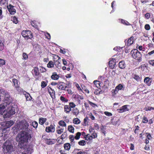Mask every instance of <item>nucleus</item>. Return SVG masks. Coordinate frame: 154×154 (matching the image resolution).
Segmentation results:
<instances>
[{
	"instance_id": "nucleus-1",
	"label": "nucleus",
	"mask_w": 154,
	"mask_h": 154,
	"mask_svg": "<svg viewBox=\"0 0 154 154\" xmlns=\"http://www.w3.org/2000/svg\"><path fill=\"white\" fill-rule=\"evenodd\" d=\"M29 125L25 121H21L19 122L13 128L14 132L15 133L21 129H24V131H21L17 136L16 140L20 142L21 144V147L25 150L22 154H31L33 152L32 146H25L23 143L25 142L30 140L32 138V131L29 128H28Z\"/></svg>"
},
{
	"instance_id": "nucleus-2",
	"label": "nucleus",
	"mask_w": 154,
	"mask_h": 154,
	"mask_svg": "<svg viewBox=\"0 0 154 154\" xmlns=\"http://www.w3.org/2000/svg\"><path fill=\"white\" fill-rule=\"evenodd\" d=\"M3 148L4 154H11L13 151V146L9 140H7L5 142Z\"/></svg>"
},
{
	"instance_id": "nucleus-3",
	"label": "nucleus",
	"mask_w": 154,
	"mask_h": 154,
	"mask_svg": "<svg viewBox=\"0 0 154 154\" xmlns=\"http://www.w3.org/2000/svg\"><path fill=\"white\" fill-rule=\"evenodd\" d=\"M131 53L134 58L139 61L141 60V54L138 50L134 49L131 51Z\"/></svg>"
},
{
	"instance_id": "nucleus-4",
	"label": "nucleus",
	"mask_w": 154,
	"mask_h": 154,
	"mask_svg": "<svg viewBox=\"0 0 154 154\" xmlns=\"http://www.w3.org/2000/svg\"><path fill=\"white\" fill-rule=\"evenodd\" d=\"M21 34L23 37L26 38L27 39H31L33 36L31 32L29 30L23 31Z\"/></svg>"
},
{
	"instance_id": "nucleus-5",
	"label": "nucleus",
	"mask_w": 154,
	"mask_h": 154,
	"mask_svg": "<svg viewBox=\"0 0 154 154\" xmlns=\"http://www.w3.org/2000/svg\"><path fill=\"white\" fill-rule=\"evenodd\" d=\"M67 86L65 85V84L63 82H59L57 86V88L59 89L65 90L67 88Z\"/></svg>"
},
{
	"instance_id": "nucleus-6",
	"label": "nucleus",
	"mask_w": 154,
	"mask_h": 154,
	"mask_svg": "<svg viewBox=\"0 0 154 154\" xmlns=\"http://www.w3.org/2000/svg\"><path fill=\"white\" fill-rule=\"evenodd\" d=\"M55 130L54 125H51L47 127L45 129V131L47 132H54Z\"/></svg>"
},
{
	"instance_id": "nucleus-7",
	"label": "nucleus",
	"mask_w": 154,
	"mask_h": 154,
	"mask_svg": "<svg viewBox=\"0 0 154 154\" xmlns=\"http://www.w3.org/2000/svg\"><path fill=\"white\" fill-rule=\"evenodd\" d=\"M8 11L10 14L11 15L14 14L16 12V10L14 8L13 6L11 4L9 5V6L7 7Z\"/></svg>"
},
{
	"instance_id": "nucleus-8",
	"label": "nucleus",
	"mask_w": 154,
	"mask_h": 154,
	"mask_svg": "<svg viewBox=\"0 0 154 154\" xmlns=\"http://www.w3.org/2000/svg\"><path fill=\"white\" fill-rule=\"evenodd\" d=\"M116 65V60L115 59H112L109 62V65L111 69H113L115 67Z\"/></svg>"
},
{
	"instance_id": "nucleus-9",
	"label": "nucleus",
	"mask_w": 154,
	"mask_h": 154,
	"mask_svg": "<svg viewBox=\"0 0 154 154\" xmlns=\"http://www.w3.org/2000/svg\"><path fill=\"white\" fill-rule=\"evenodd\" d=\"M128 105H125L123 106L119 109V112L122 113L126 111H128L129 109L128 108Z\"/></svg>"
},
{
	"instance_id": "nucleus-10",
	"label": "nucleus",
	"mask_w": 154,
	"mask_h": 154,
	"mask_svg": "<svg viewBox=\"0 0 154 154\" xmlns=\"http://www.w3.org/2000/svg\"><path fill=\"white\" fill-rule=\"evenodd\" d=\"M125 42L127 46H130L133 43V38L131 37L128 40H126L125 41Z\"/></svg>"
},
{
	"instance_id": "nucleus-11",
	"label": "nucleus",
	"mask_w": 154,
	"mask_h": 154,
	"mask_svg": "<svg viewBox=\"0 0 154 154\" xmlns=\"http://www.w3.org/2000/svg\"><path fill=\"white\" fill-rule=\"evenodd\" d=\"M14 123V122L12 120L7 121L5 123V126L7 128H8L12 125Z\"/></svg>"
},
{
	"instance_id": "nucleus-12",
	"label": "nucleus",
	"mask_w": 154,
	"mask_h": 154,
	"mask_svg": "<svg viewBox=\"0 0 154 154\" xmlns=\"http://www.w3.org/2000/svg\"><path fill=\"white\" fill-rule=\"evenodd\" d=\"M57 57L58 58V59L57 60L55 61L54 64L57 68H59L61 67L60 66V58L58 56H57Z\"/></svg>"
},
{
	"instance_id": "nucleus-13",
	"label": "nucleus",
	"mask_w": 154,
	"mask_h": 154,
	"mask_svg": "<svg viewBox=\"0 0 154 154\" xmlns=\"http://www.w3.org/2000/svg\"><path fill=\"white\" fill-rule=\"evenodd\" d=\"M69 138L71 143V145L73 146H74L75 143V141H74L75 136L73 135H70Z\"/></svg>"
},
{
	"instance_id": "nucleus-14",
	"label": "nucleus",
	"mask_w": 154,
	"mask_h": 154,
	"mask_svg": "<svg viewBox=\"0 0 154 154\" xmlns=\"http://www.w3.org/2000/svg\"><path fill=\"white\" fill-rule=\"evenodd\" d=\"M59 75L56 72H53L51 76V79L53 80H57L59 78Z\"/></svg>"
},
{
	"instance_id": "nucleus-15",
	"label": "nucleus",
	"mask_w": 154,
	"mask_h": 154,
	"mask_svg": "<svg viewBox=\"0 0 154 154\" xmlns=\"http://www.w3.org/2000/svg\"><path fill=\"white\" fill-rule=\"evenodd\" d=\"M73 98L77 101H80L83 99V97L82 96H80L78 94H74L73 95Z\"/></svg>"
},
{
	"instance_id": "nucleus-16",
	"label": "nucleus",
	"mask_w": 154,
	"mask_h": 154,
	"mask_svg": "<svg viewBox=\"0 0 154 154\" xmlns=\"http://www.w3.org/2000/svg\"><path fill=\"white\" fill-rule=\"evenodd\" d=\"M48 91L51 98H54L55 97V91L51 88L48 89Z\"/></svg>"
},
{
	"instance_id": "nucleus-17",
	"label": "nucleus",
	"mask_w": 154,
	"mask_h": 154,
	"mask_svg": "<svg viewBox=\"0 0 154 154\" xmlns=\"http://www.w3.org/2000/svg\"><path fill=\"white\" fill-rule=\"evenodd\" d=\"M119 66L121 69H124L126 67V64L124 61H121L119 63Z\"/></svg>"
},
{
	"instance_id": "nucleus-18",
	"label": "nucleus",
	"mask_w": 154,
	"mask_h": 154,
	"mask_svg": "<svg viewBox=\"0 0 154 154\" xmlns=\"http://www.w3.org/2000/svg\"><path fill=\"white\" fill-rule=\"evenodd\" d=\"M32 73L35 75H39V72L38 68L37 67L34 68L32 70Z\"/></svg>"
},
{
	"instance_id": "nucleus-19",
	"label": "nucleus",
	"mask_w": 154,
	"mask_h": 154,
	"mask_svg": "<svg viewBox=\"0 0 154 154\" xmlns=\"http://www.w3.org/2000/svg\"><path fill=\"white\" fill-rule=\"evenodd\" d=\"M64 112L66 113H69L71 110L70 107L68 105H65L64 107Z\"/></svg>"
},
{
	"instance_id": "nucleus-20",
	"label": "nucleus",
	"mask_w": 154,
	"mask_h": 154,
	"mask_svg": "<svg viewBox=\"0 0 154 154\" xmlns=\"http://www.w3.org/2000/svg\"><path fill=\"white\" fill-rule=\"evenodd\" d=\"M150 78L148 77H146L144 79V82L147 84V85L149 86L151 85V82L150 81Z\"/></svg>"
},
{
	"instance_id": "nucleus-21",
	"label": "nucleus",
	"mask_w": 154,
	"mask_h": 154,
	"mask_svg": "<svg viewBox=\"0 0 154 154\" xmlns=\"http://www.w3.org/2000/svg\"><path fill=\"white\" fill-rule=\"evenodd\" d=\"M72 112L76 116H77L78 115L79 112V110L76 108H75L72 109Z\"/></svg>"
},
{
	"instance_id": "nucleus-22",
	"label": "nucleus",
	"mask_w": 154,
	"mask_h": 154,
	"mask_svg": "<svg viewBox=\"0 0 154 154\" xmlns=\"http://www.w3.org/2000/svg\"><path fill=\"white\" fill-rule=\"evenodd\" d=\"M13 82L16 89L18 90V88H19V86L18 84L17 80L16 79H13Z\"/></svg>"
},
{
	"instance_id": "nucleus-23",
	"label": "nucleus",
	"mask_w": 154,
	"mask_h": 154,
	"mask_svg": "<svg viewBox=\"0 0 154 154\" xmlns=\"http://www.w3.org/2000/svg\"><path fill=\"white\" fill-rule=\"evenodd\" d=\"M119 20H120L121 22V23L125 25L126 26H130L131 25V24H130L126 20H125L122 19H121Z\"/></svg>"
},
{
	"instance_id": "nucleus-24",
	"label": "nucleus",
	"mask_w": 154,
	"mask_h": 154,
	"mask_svg": "<svg viewBox=\"0 0 154 154\" xmlns=\"http://www.w3.org/2000/svg\"><path fill=\"white\" fill-rule=\"evenodd\" d=\"M71 145L70 143H65L64 145V147L65 149L66 150H69L70 149Z\"/></svg>"
},
{
	"instance_id": "nucleus-25",
	"label": "nucleus",
	"mask_w": 154,
	"mask_h": 154,
	"mask_svg": "<svg viewBox=\"0 0 154 154\" xmlns=\"http://www.w3.org/2000/svg\"><path fill=\"white\" fill-rule=\"evenodd\" d=\"M46 119L45 118H41L39 119V123L41 125H43L46 121Z\"/></svg>"
},
{
	"instance_id": "nucleus-26",
	"label": "nucleus",
	"mask_w": 154,
	"mask_h": 154,
	"mask_svg": "<svg viewBox=\"0 0 154 154\" xmlns=\"http://www.w3.org/2000/svg\"><path fill=\"white\" fill-rule=\"evenodd\" d=\"M73 122L75 124H79L80 123V120L78 118H74L73 120Z\"/></svg>"
},
{
	"instance_id": "nucleus-27",
	"label": "nucleus",
	"mask_w": 154,
	"mask_h": 154,
	"mask_svg": "<svg viewBox=\"0 0 154 154\" xmlns=\"http://www.w3.org/2000/svg\"><path fill=\"white\" fill-rule=\"evenodd\" d=\"M4 48L3 42L2 40V38L0 37V50H2Z\"/></svg>"
},
{
	"instance_id": "nucleus-28",
	"label": "nucleus",
	"mask_w": 154,
	"mask_h": 154,
	"mask_svg": "<svg viewBox=\"0 0 154 154\" xmlns=\"http://www.w3.org/2000/svg\"><path fill=\"white\" fill-rule=\"evenodd\" d=\"M94 93L96 95H99L100 94L102 93V92L100 88H98L95 90Z\"/></svg>"
},
{
	"instance_id": "nucleus-29",
	"label": "nucleus",
	"mask_w": 154,
	"mask_h": 154,
	"mask_svg": "<svg viewBox=\"0 0 154 154\" xmlns=\"http://www.w3.org/2000/svg\"><path fill=\"white\" fill-rule=\"evenodd\" d=\"M94 85L97 88H99L100 87V81H94Z\"/></svg>"
},
{
	"instance_id": "nucleus-30",
	"label": "nucleus",
	"mask_w": 154,
	"mask_h": 154,
	"mask_svg": "<svg viewBox=\"0 0 154 154\" xmlns=\"http://www.w3.org/2000/svg\"><path fill=\"white\" fill-rule=\"evenodd\" d=\"M54 62L51 61H49L48 63L47 64V67L48 68H52L54 67Z\"/></svg>"
},
{
	"instance_id": "nucleus-31",
	"label": "nucleus",
	"mask_w": 154,
	"mask_h": 154,
	"mask_svg": "<svg viewBox=\"0 0 154 154\" xmlns=\"http://www.w3.org/2000/svg\"><path fill=\"white\" fill-rule=\"evenodd\" d=\"M68 129L70 132L73 133L74 132V128L72 125H69L68 126Z\"/></svg>"
},
{
	"instance_id": "nucleus-32",
	"label": "nucleus",
	"mask_w": 154,
	"mask_h": 154,
	"mask_svg": "<svg viewBox=\"0 0 154 154\" xmlns=\"http://www.w3.org/2000/svg\"><path fill=\"white\" fill-rule=\"evenodd\" d=\"M58 124L61 126L65 127L66 126V123L64 121L62 120L58 122Z\"/></svg>"
},
{
	"instance_id": "nucleus-33",
	"label": "nucleus",
	"mask_w": 154,
	"mask_h": 154,
	"mask_svg": "<svg viewBox=\"0 0 154 154\" xmlns=\"http://www.w3.org/2000/svg\"><path fill=\"white\" fill-rule=\"evenodd\" d=\"M119 90V89H118L116 87L115 90H112V95L113 96L115 95L116 94L118 93V91Z\"/></svg>"
},
{
	"instance_id": "nucleus-34",
	"label": "nucleus",
	"mask_w": 154,
	"mask_h": 154,
	"mask_svg": "<svg viewBox=\"0 0 154 154\" xmlns=\"http://www.w3.org/2000/svg\"><path fill=\"white\" fill-rule=\"evenodd\" d=\"M58 128L59 129H58L57 131H56V132H57V133L58 134H61L63 132V131H64V129L63 128H61V129H60V126H58Z\"/></svg>"
},
{
	"instance_id": "nucleus-35",
	"label": "nucleus",
	"mask_w": 154,
	"mask_h": 154,
	"mask_svg": "<svg viewBox=\"0 0 154 154\" xmlns=\"http://www.w3.org/2000/svg\"><path fill=\"white\" fill-rule=\"evenodd\" d=\"M106 130V128L104 126H102L101 127H100L101 131L102 133H103L104 134V135H105V134L106 133V131H105Z\"/></svg>"
},
{
	"instance_id": "nucleus-36",
	"label": "nucleus",
	"mask_w": 154,
	"mask_h": 154,
	"mask_svg": "<svg viewBox=\"0 0 154 154\" xmlns=\"http://www.w3.org/2000/svg\"><path fill=\"white\" fill-rule=\"evenodd\" d=\"M85 137V140L88 141H90L92 139V138L89 134H87Z\"/></svg>"
},
{
	"instance_id": "nucleus-37",
	"label": "nucleus",
	"mask_w": 154,
	"mask_h": 154,
	"mask_svg": "<svg viewBox=\"0 0 154 154\" xmlns=\"http://www.w3.org/2000/svg\"><path fill=\"white\" fill-rule=\"evenodd\" d=\"M81 134V133L80 132L76 133L75 136V139L76 140H79Z\"/></svg>"
},
{
	"instance_id": "nucleus-38",
	"label": "nucleus",
	"mask_w": 154,
	"mask_h": 154,
	"mask_svg": "<svg viewBox=\"0 0 154 154\" xmlns=\"http://www.w3.org/2000/svg\"><path fill=\"white\" fill-rule=\"evenodd\" d=\"M38 123L35 121H34L32 122L31 124V125H32L34 128H36L38 126Z\"/></svg>"
},
{
	"instance_id": "nucleus-39",
	"label": "nucleus",
	"mask_w": 154,
	"mask_h": 154,
	"mask_svg": "<svg viewBox=\"0 0 154 154\" xmlns=\"http://www.w3.org/2000/svg\"><path fill=\"white\" fill-rule=\"evenodd\" d=\"M11 20L15 23L17 24L18 21L17 18L15 17H14L11 19Z\"/></svg>"
},
{
	"instance_id": "nucleus-40",
	"label": "nucleus",
	"mask_w": 154,
	"mask_h": 154,
	"mask_svg": "<svg viewBox=\"0 0 154 154\" xmlns=\"http://www.w3.org/2000/svg\"><path fill=\"white\" fill-rule=\"evenodd\" d=\"M48 82L42 81L41 82V87L42 88H44L47 85V83Z\"/></svg>"
},
{
	"instance_id": "nucleus-41",
	"label": "nucleus",
	"mask_w": 154,
	"mask_h": 154,
	"mask_svg": "<svg viewBox=\"0 0 154 154\" xmlns=\"http://www.w3.org/2000/svg\"><path fill=\"white\" fill-rule=\"evenodd\" d=\"M92 139L93 138L94 139L95 138H96L97 137V133H95V131L93 132L92 134L91 135H90Z\"/></svg>"
},
{
	"instance_id": "nucleus-42",
	"label": "nucleus",
	"mask_w": 154,
	"mask_h": 154,
	"mask_svg": "<svg viewBox=\"0 0 154 154\" xmlns=\"http://www.w3.org/2000/svg\"><path fill=\"white\" fill-rule=\"evenodd\" d=\"M60 100L63 102H66L68 101V100L64 97H63L61 96L60 97Z\"/></svg>"
},
{
	"instance_id": "nucleus-43",
	"label": "nucleus",
	"mask_w": 154,
	"mask_h": 154,
	"mask_svg": "<svg viewBox=\"0 0 154 154\" xmlns=\"http://www.w3.org/2000/svg\"><path fill=\"white\" fill-rule=\"evenodd\" d=\"M25 96L27 100H31L32 97L30 96V94H26Z\"/></svg>"
},
{
	"instance_id": "nucleus-44",
	"label": "nucleus",
	"mask_w": 154,
	"mask_h": 154,
	"mask_svg": "<svg viewBox=\"0 0 154 154\" xmlns=\"http://www.w3.org/2000/svg\"><path fill=\"white\" fill-rule=\"evenodd\" d=\"M78 144L81 146H84L85 145L86 143L85 140H82L79 141L78 142Z\"/></svg>"
},
{
	"instance_id": "nucleus-45",
	"label": "nucleus",
	"mask_w": 154,
	"mask_h": 154,
	"mask_svg": "<svg viewBox=\"0 0 154 154\" xmlns=\"http://www.w3.org/2000/svg\"><path fill=\"white\" fill-rule=\"evenodd\" d=\"M31 25L32 26L35 28H37V25L36 23V22L35 21H32L31 23Z\"/></svg>"
},
{
	"instance_id": "nucleus-46",
	"label": "nucleus",
	"mask_w": 154,
	"mask_h": 154,
	"mask_svg": "<svg viewBox=\"0 0 154 154\" xmlns=\"http://www.w3.org/2000/svg\"><path fill=\"white\" fill-rule=\"evenodd\" d=\"M144 28L145 29L149 30L150 29V25L149 24H146L145 25Z\"/></svg>"
},
{
	"instance_id": "nucleus-47",
	"label": "nucleus",
	"mask_w": 154,
	"mask_h": 154,
	"mask_svg": "<svg viewBox=\"0 0 154 154\" xmlns=\"http://www.w3.org/2000/svg\"><path fill=\"white\" fill-rule=\"evenodd\" d=\"M150 16L151 15L150 13H146L145 15L144 16L145 17L146 19H148L150 18Z\"/></svg>"
},
{
	"instance_id": "nucleus-48",
	"label": "nucleus",
	"mask_w": 154,
	"mask_h": 154,
	"mask_svg": "<svg viewBox=\"0 0 154 154\" xmlns=\"http://www.w3.org/2000/svg\"><path fill=\"white\" fill-rule=\"evenodd\" d=\"M116 87L117 88L119 89V90H122V88H123V86L122 84H120L117 85Z\"/></svg>"
},
{
	"instance_id": "nucleus-49",
	"label": "nucleus",
	"mask_w": 154,
	"mask_h": 154,
	"mask_svg": "<svg viewBox=\"0 0 154 154\" xmlns=\"http://www.w3.org/2000/svg\"><path fill=\"white\" fill-rule=\"evenodd\" d=\"M148 122L147 118L145 117H143L142 120V122L144 123H146Z\"/></svg>"
},
{
	"instance_id": "nucleus-50",
	"label": "nucleus",
	"mask_w": 154,
	"mask_h": 154,
	"mask_svg": "<svg viewBox=\"0 0 154 154\" xmlns=\"http://www.w3.org/2000/svg\"><path fill=\"white\" fill-rule=\"evenodd\" d=\"M104 114L106 116H112V114L111 113L107 111H105L104 112Z\"/></svg>"
},
{
	"instance_id": "nucleus-51",
	"label": "nucleus",
	"mask_w": 154,
	"mask_h": 154,
	"mask_svg": "<svg viewBox=\"0 0 154 154\" xmlns=\"http://www.w3.org/2000/svg\"><path fill=\"white\" fill-rule=\"evenodd\" d=\"M88 103L92 107H95V106H97V105L95 104L94 103H93L90 101H88Z\"/></svg>"
},
{
	"instance_id": "nucleus-52",
	"label": "nucleus",
	"mask_w": 154,
	"mask_h": 154,
	"mask_svg": "<svg viewBox=\"0 0 154 154\" xmlns=\"http://www.w3.org/2000/svg\"><path fill=\"white\" fill-rule=\"evenodd\" d=\"M5 61L2 59H0V66H2L5 64Z\"/></svg>"
},
{
	"instance_id": "nucleus-53",
	"label": "nucleus",
	"mask_w": 154,
	"mask_h": 154,
	"mask_svg": "<svg viewBox=\"0 0 154 154\" xmlns=\"http://www.w3.org/2000/svg\"><path fill=\"white\" fill-rule=\"evenodd\" d=\"M149 63L151 65L154 66V60H151L148 61Z\"/></svg>"
},
{
	"instance_id": "nucleus-54",
	"label": "nucleus",
	"mask_w": 154,
	"mask_h": 154,
	"mask_svg": "<svg viewBox=\"0 0 154 154\" xmlns=\"http://www.w3.org/2000/svg\"><path fill=\"white\" fill-rule=\"evenodd\" d=\"M134 79L137 80V81H138L140 80V78L139 77L136 75H134Z\"/></svg>"
},
{
	"instance_id": "nucleus-55",
	"label": "nucleus",
	"mask_w": 154,
	"mask_h": 154,
	"mask_svg": "<svg viewBox=\"0 0 154 154\" xmlns=\"http://www.w3.org/2000/svg\"><path fill=\"white\" fill-rule=\"evenodd\" d=\"M69 107L72 108H73L75 106V104L73 102H70L69 103Z\"/></svg>"
},
{
	"instance_id": "nucleus-56",
	"label": "nucleus",
	"mask_w": 154,
	"mask_h": 154,
	"mask_svg": "<svg viewBox=\"0 0 154 154\" xmlns=\"http://www.w3.org/2000/svg\"><path fill=\"white\" fill-rule=\"evenodd\" d=\"M23 58L24 60H26L28 58L27 55L26 54V53H23Z\"/></svg>"
},
{
	"instance_id": "nucleus-57",
	"label": "nucleus",
	"mask_w": 154,
	"mask_h": 154,
	"mask_svg": "<svg viewBox=\"0 0 154 154\" xmlns=\"http://www.w3.org/2000/svg\"><path fill=\"white\" fill-rule=\"evenodd\" d=\"M89 115L90 116V118L92 120H94L95 119V117L94 116L92 115V113H90Z\"/></svg>"
},
{
	"instance_id": "nucleus-58",
	"label": "nucleus",
	"mask_w": 154,
	"mask_h": 154,
	"mask_svg": "<svg viewBox=\"0 0 154 154\" xmlns=\"http://www.w3.org/2000/svg\"><path fill=\"white\" fill-rule=\"evenodd\" d=\"M94 128L96 130H99V125L96 123L94 124Z\"/></svg>"
},
{
	"instance_id": "nucleus-59",
	"label": "nucleus",
	"mask_w": 154,
	"mask_h": 154,
	"mask_svg": "<svg viewBox=\"0 0 154 154\" xmlns=\"http://www.w3.org/2000/svg\"><path fill=\"white\" fill-rule=\"evenodd\" d=\"M7 1L6 0H0V4L1 5H3L5 4Z\"/></svg>"
},
{
	"instance_id": "nucleus-60",
	"label": "nucleus",
	"mask_w": 154,
	"mask_h": 154,
	"mask_svg": "<svg viewBox=\"0 0 154 154\" xmlns=\"http://www.w3.org/2000/svg\"><path fill=\"white\" fill-rule=\"evenodd\" d=\"M45 36L46 38L48 39H50L51 38V35L49 33L47 32L45 33Z\"/></svg>"
},
{
	"instance_id": "nucleus-61",
	"label": "nucleus",
	"mask_w": 154,
	"mask_h": 154,
	"mask_svg": "<svg viewBox=\"0 0 154 154\" xmlns=\"http://www.w3.org/2000/svg\"><path fill=\"white\" fill-rule=\"evenodd\" d=\"M94 129L91 127L90 126L89 128V131L90 133H93V132H94Z\"/></svg>"
},
{
	"instance_id": "nucleus-62",
	"label": "nucleus",
	"mask_w": 154,
	"mask_h": 154,
	"mask_svg": "<svg viewBox=\"0 0 154 154\" xmlns=\"http://www.w3.org/2000/svg\"><path fill=\"white\" fill-rule=\"evenodd\" d=\"M113 49L114 50H115L116 51H120V47H117L114 48Z\"/></svg>"
},
{
	"instance_id": "nucleus-63",
	"label": "nucleus",
	"mask_w": 154,
	"mask_h": 154,
	"mask_svg": "<svg viewBox=\"0 0 154 154\" xmlns=\"http://www.w3.org/2000/svg\"><path fill=\"white\" fill-rule=\"evenodd\" d=\"M62 60L63 65L65 66L67 64V62L64 59H63Z\"/></svg>"
},
{
	"instance_id": "nucleus-64",
	"label": "nucleus",
	"mask_w": 154,
	"mask_h": 154,
	"mask_svg": "<svg viewBox=\"0 0 154 154\" xmlns=\"http://www.w3.org/2000/svg\"><path fill=\"white\" fill-rule=\"evenodd\" d=\"M76 88H77V89H78V90L79 91L80 90H82V89L79 86V85L78 84H76Z\"/></svg>"
}]
</instances>
